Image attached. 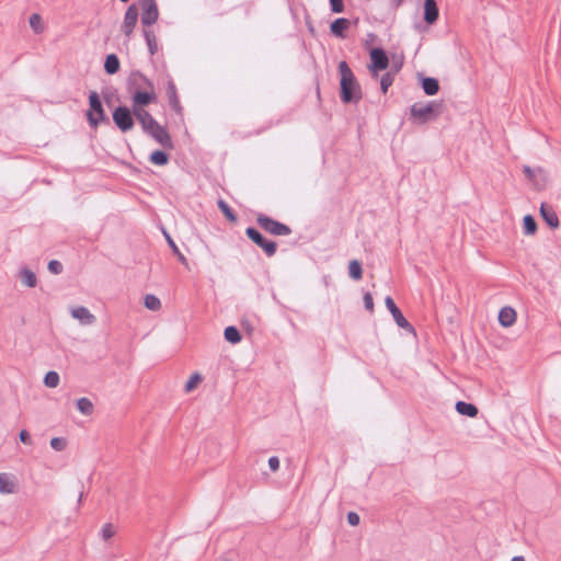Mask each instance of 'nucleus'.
<instances>
[{
    "label": "nucleus",
    "mask_w": 561,
    "mask_h": 561,
    "mask_svg": "<svg viewBox=\"0 0 561 561\" xmlns=\"http://www.w3.org/2000/svg\"><path fill=\"white\" fill-rule=\"evenodd\" d=\"M268 467L273 472H276L279 469V459L277 456L270 457Z\"/></svg>",
    "instance_id": "a18cd8bd"
},
{
    "label": "nucleus",
    "mask_w": 561,
    "mask_h": 561,
    "mask_svg": "<svg viewBox=\"0 0 561 561\" xmlns=\"http://www.w3.org/2000/svg\"><path fill=\"white\" fill-rule=\"evenodd\" d=\"M370 64L368 65L369 72L374 78L378 77V72L386 70L389 66V58L387 53L381 47H375L369 51Z\"/></svg>",
    "instance_id": "9d476101"
},
{
    "label": "nucleus",
    "mask_w": 561,
    "mask_h": 561,
    "mask_svg": "<svg viewBox=\"0 0 561 561\" xmlns=\"http://www.w3.org/2000/svg\"><path fill=\"white\" fill-rule=\"evenodd\" d=\"M89 110L87 111V121L91 128H96L101 123L110 124V118L106 116L102 105L101 98L96 91H90Z\"/></svg>",
    "instance_id": "20e7f679"
},
{
    "label": "nucleus",
    "mask_w": 561,
    "mask_h": 561,
    "mask_svg": "<svg viewBox=\"0 0 561 561\" xmlns=\"http://www.w3.org/2000/svg\"><path fill=\"white\" fill-rule=\"evenodd\" d=\"M36 23H37V33H39V32H42L43 26H42V22H41V16L38 14H37Z\"/></svg>",
    "instance_id": "8fccbe9b"
},
{
    "label": "nucleus",
    "mask_w": 561,
    "mask_h": 561,
    "mask_svg": "<svg viewBox=\"0 0 561 561\" xmlns=\"http://www.w3.org/2000/svg\"><path fill=\"white\" fill-rule=\"evenodd\" d=\"M330 9L333 13H342L344 11L343 0H329Z\"/></svg>",
    "instance_id": "ea45409f"
},
{
    "label": "nucleus",
    "mask_w": 561,
    "mask_h": 561,
    "mask_svg": "<svg viewBox=\"0 0 561 561\" xmlns=\"http://www.w3.org/2000/svg\"><path fill=\"white\" fill-rule=\"evenodd\" d=\"M346 518L351 526H357L360 522L359 515L356 512H348Z\"/></svg>",
    "instance_id": "37998d69"
},
{
    "label": "nucleus",
    "mask_w": 561,
    "mask_h": 561,
    "mask_svg": "<svg viewBox=\"0 0 561 561\" xmlns=\"http://www.w3.org/2000/svg\"><path fill=\"white\" fill-rule=\"evenodd\" d=\"M50 447L56 451H62L67 447V439L65 437H54L50 439Z\"/></svg>",
    "instance_id": "c9c22d12"
},
{
    "label": "nucleus",
    "mask_w": 561,
    "mask_h": 561,
    "mask_svg": "<svg viewBox=\"0 0 561 561\" xmlns=\"http://www.w3.org/2000/svg\"><path fill=\"white\" fill-rule=\"evenodd\" d=\"M35 23H36V20H35V12L31 13L30 16H28V24L31 26V28L33 31H35Z\"/></svg>",
    "instance_id": "de8ad7c7"
},
{
    "label": "nucleus",
    "mask_w": 561,
    "mask_h": 561,
    "mask_svg": "<svg viewBox=\"0 0 561 561\" xmlns=\"http://www.w3.org/2000/svg\"><path fill=\"white\" fill-rule=\"evenodd\" d=\"M511 561H525V558L523 556H515Z\"/></svg>",
    "instance_id": "3c124183"
},
{
    "label": "nucleus",
    "mask_w": 561,
    "mask_h": 561,
    "mask_svg": "<svg viewBox=\"0 0 561 561\" xmlns=\"http://www.w3.org/2000/svg\"><path fill=\"white\" fill-rule=\"evenodd\" d=\"M59 383V375L55 370L48 371L44 377V385L48 388H55Z\"/></svg>",
    "instance_id": "f704fd0d"
},
{
    "label": "nucleus",
    "mask_w": 561,
    "mask_h": 561,
    "mask_svg": "<svg viewBox=\"0 0 561 561\" xmlns=\"http://www.w3.org/2000/svg\"><path fill=\"white\" fill-rule=\"evenodd\" d=\"M169 159V154L163 150H154L149 156V161L156 165H165Z\"/></svg>",
    "instance_id": "a878e982"
},
{
    "label": "nucleus",
    "mask_w": 561,
    "mask_h": 561,
    "mask_svg": "<svg viewBox=\"0 0 561 561\" xmlns=\"http://www.w3.org/2000/svg\"><path fill=\"white\" fill-rule=\"evenodd\" d=\"M19 438L23 444L31 443V434L26 430H22L19 434Z\"/></svg>",
    "instance_id": "49530a36"
},
{
    "label": "nucleus",
    "mask_w": 561,
    "mask_h": 561,
    "mask_svg": "<svg viewBox=\"0 0 561 561\" xmlns=\"http://www.w3.org/2000/svg\"><path fill=\"white\" fill-rule=\"evenodd\" d=\"M82 497H83V492H80V494H79V499H78V502H79V503L82 501Z\"/></svg>",
    "instance_id": "603ef678"
},
{
    "label": "nucleus",
    "mask_w": 561,
    "mask_h": 561,
    "mask_svg": "<svg viewBox=\"0 0 561 561\" xmlns=\"http://www.w3.org/2000/svg\"><path fill=\"white\" fill-rule=\"evenodd\" d=\"M217 206L220 209V211L225 215L227 220H229L230 222H237L238 216L236 215V213L232 210V208L228 205V203L226 201H224L221 198L218 199Z\"/></svg>",
    "instance_id": "bb28decb"
},
{
    "label": "nucleus",
    "mask_w": 561,
    "mask_h": 561,
    "mask_svg": "<svg viewBox=\"0 0 561 561\" xmlns=\"http://www.w3.org/2000/svg\"><path fill=\"white\" fill-rule=\"evenodd\" d=\"M403 1H404V0H390V2H391V7H392L394 10H397L399 7H401V5H402Z\"/></svg>",
    "instance_id": "09e8293b"
},
{
    "label": "nucleus",
    "mask_w": 561,
    "mask_h": 561,
    "mask_svg": "<svg viewBox=\"0 0 561 561\" xmlns=\"http://www.w3.org/2000/svg\"><path fill=\"white\" fill-rule=\"evenodd\" d=\"M202 380V376L197 373L193 374L190 379L187 380V382L185 383V391L186 392H190L192 391L198 382H201Z\"/></svg>",
    "instance_id": "4c0bfd02"
},
{
    "label": "nucleus",
    "mask_w": 561,
    "mask_h": 561,
    "mask_svg": "<svg viewBox=\"0 0 561 561\" xmlns=\"http://www.w3.org/2000/svg\"><path fill=\"white\" fill-rule=\"evenodd\" d=\"M102 96H103V100L105 102V104L111 107L112 104H113V98H114V92L112 90H103L102 91Z\"/></svg>",
    "instance_id": "79ce46f5"
},
{
    "label": "nucleus",
    "mask_w": 561,
    "mask_h": 561,
    "mask_svg": "<svg viewBox=\"0 0 561 561\" xmlns=\"http://www.w3.org/2000/svg\"><path fill=\"white\" fill-rule=\"evenodd\" d=\"M142 34L148 46L149 54L153 56L158 51L157 37L150 28H144Z\"/></svg>",
    "instance_id": "b1692460"
},
{
    "label": "nucleus",
    "mask_w": 561,
    "mask_h": 561,
    "mask_svg": "<svg viewBox=\"0 0 561 561\" xmlns=\"http://www.w3.org/2000/svg\"><path fill=\"white\" fill-rule=\"evenodd\" d=\"M421 87L424 93L428 96L436 95L439 91V82L433 77H423L421 80Z\"/></svg>",
    "instance_id": "6ab92c4d"
},
{
    "label": "nucleus",
    "mask_w": 561,
    "mask_h": 561,
    "mask_svg": "<svg viewBox=\"0 0 561 561\" xmlns=\"http://www.w3.org/2000/svg\"><path fill=\"white\" fill-rule=\"evenodd\" d=\"M77 409L84 415H90L93 412V403L88 398H80L77 400Z\"/></svg>",
    "instance_id": "473e14b6"
},
{
    "label": "nucleus",
    "mask_w": 561,
    "mask_h": 561,
    "mask_svg": "<svg viewBox=\"0 0 561 561\" xmlns=\"http://www.w3.org/2000/svg\"><path fill=\"white\" fill-rule=\"evenodd\" d=\"M350 24L351 23L348 19L337 18L331 23L330 31L334 36L345 38V32L350 27Z\"/></svg>",
    "instance_id": "a211bd4d"
},
{
    "label": "nucleus",
    "mask_w": 561,
    "mask_h": 561,
    "mask_svg": "<svg viewBox=\"0 0 561 561\" xmlns=\"http://www.w3.org/2000/svg\"><path fill=\"white\" fill-rule=\"evenodd\" d=\"M153 87L152 80L147 78L140 70H133L126 79V91L129 95L135 93V91H144Z\"/></svg>",
    "instance_id": "1a4fd4ad"
},
{
    "label": "nucleus",
    "mask_w": 561,
    "mask_h": 561,
    "mask_svg": "<svg viewBox=\"0 0 561 561\" xmlns=\"http://www.w3.org/2000/svg\"><path fill=\"white\" fill-rule=\"evenodd\" d=\"M385 305H386L387 309L390 311V313L392 314L393 320L399 328L404 329L405 331L415 334L414 327L405 319V317L403 316V313L401 312V310L398 308L394 300L390 296L386 297Z\"/></svg>",
    "instance_id": "f8f14e48"
},
{
    "label": "nucleus",
    "mask_w": 561,
    "mask_h": 561,
    "mask_svg": "<svg viewBox=\"0 0 561 561\" xmlns=\"http://www.w3.org/2000/svg\"><path fill=\"white\" fill-rule=\"evenodd\" d=\"M115 535L114 526L111 523L103 525L101 529V537L103 540H108Z\"/></svg>",
    "instance_id": "e433bc0d"
},
{
    "label": "nucleus",
    "mask_w": 561,
    "mask_h": 561,
    "mask_svg": "<svg viewBox=\"0 0 561 561\" xmlns=\"http://www.w3.org/2000/svg\"><path fill=\"white\" fill-rule=\"evenodd\" d=\"M134 117L133 107L129 108L126 105H118L112 113L113 123L122 133H127L134 128Z\"/></svg>",
    "instance_id": "39448f33"
},
{
    "label": "nucleus",
    "mask_w": 561,
    "mask_h": 561,
    "mask_svg": "<svg viewBox=\"0 0 561 561\" xmlns=\"http://www.w3.org/2000/svg\"><path fill=\"white\" fill-rule=\"evenodd\" d=\"M245 236L253 243L260 247L268 257L275 255L277 251V243L273 240L266 239L256 228L248 227L245 229Z\"/></svg>",
    "instance_id": "6e6552de"
},
{
    "label": "nucleus",
    "mask_w": 561,
    "mask_h": 561,
    "mask_svg": "<svg viewBox=\"0 0 561 561\" xmlns=\"http://www.w3.org/2000/svg\"><path fill=\"white\" fill-rule=\"evenodd\" d=\"M71 316L83 324H91L95 319L89 309L82 306L73 308L71 310Z\"/></svg>",
    "instance_id": "aec40b11"
},
{
    "label": "nucleus",
    "mask_w": 561,
    "mask_h": 561,
    "mask_svg": "<svg viewBox=\"0 0 561 561\" xmlns=\"http://www.w3.org/2000/svg\"><path fill=\"white\" fill-rule=\"evenodd\" d=\"M138 8L135 3L130 4L124 15L123 24L121 26L122 32L124 33L127 39H130L134 28L138 21Z\"/></svg>",
    "instance_id": "ddd939ff"
},
{
    "label": "nucleus",
    "mask_w": 561,
    "mask_h": 561,
    "mask_svg": "<svg viewBox=\"0 0 561 561\" xmlns=\"http://www.w3.org/2000/svg\"><path fill=\"white\" fill-rule=\"evenodd\" d=\"M47 267H48V271L55 275L62 273V270H64L61 262H59L58 260H50L48 262Z\"/></svg>",
    "instance_id": "58836bf2"
},
{
    "label": "nucleus",
    "mask_w": 561,
    "mask_h": 561,
    "mask_svg": "<svg viewBox=\"0 0 561 561\" xmlns=\"http://www.w3.org/2000/svg\"><path fill=\"white\" fill-rule=\"evenodd\" d=\"M540 216L548 227L557 229L560 226V221L553 207L542 203L540 206Z\"/></svg>",
    "instance_id": "2eb2a0df"
},
{
    "label": "nucleus",
    "mask_w": 561,
    "mask_h": 561,
    "mask_svg": "<svg viewBox=\"0 0 561 561\" xmlns=\"http://www.w3.org/2000/svg\"><path fill=\"white\" fill-rule=\"evenodd\" d=\"M523 172H524V174H525L527 180H529L531 182L535 180V178H536V170L535 169L530 168L529 165H524L523 167Z\"/></svg>",
    "instance_id": "c03bdc74"
},
{
    "label": "nucleus",
    "mask_w": 561,
    "mask_h": 561,
    "mask_svg": "<svg viewBox=\"0 0 561 561\" xmlns=\"http://www.w3.org/2000/svg\"><path fill=\"white\" fill-rule=\"evenodd\" d=\"M340 99L344 104H357L363 98L362 87L345 60L339 62Z\"/></svg>",
    "instance_id": "f257e3e1"
},
{
    "label": "nucleus",
    "mask_w": 561,
    "mask_h": 561,
    "mask_svg": "<svg viewBox=\"0 0 561 561\" xmlns=\"http://www.w3.org/2000/svg\"><path fill=\"white\" fill-rule=\"evenodd\" d=\"M164 236H165V240L168 242V245L170 247V249L172 250V253L176 256V259L179 260V262L181 264H183L187 270H190V266H188V261L187 259L185 257V255L180 251L179 247L176 245V243L174 242V240L172 239V237L167 232V231H163Z\"/></svg>",
    "instance_id": "5701e85b"
},
{
    "label": "nucleus",
    "mask_w": 561,
    "mask_h": 561,
    "mask_svg": "<svg viewBox=\"0 0 561 561\" xmlns=\"http://www.w3.org/2000/svg\"><path fill=\"white\" fill-rule=\"evenodd\" d=\"M141 7V24L149 28L159 19V10L156 0H139Z\"/></svg>",
    "instance_id": "9b49d317"
},
{
    "label": "nucleus",
    "mask_w": 561,
    "mask_h": 561,
    "mask_svg": "<svg viewBox=\"0 0 561 561\" xmlns=\"http://www.w3.org/2000/svg\"><path fill=\"white\" fill-rule=\"evenodd\" d=\"M443 103L430 101L427 103L416 102L411 105V118L419 124H426L435 121L442 114Z\"/></svg>",
    "instance_id": "7ed1b4c3"
},
{
    "label": "nucleus",
    "mask_w": 561,
    "mask_h": 561,
    "mask_svg": "<svg viewBox=\"0 0 561 561\" xmlns=\"http://www.w3.org/2000/svg\"><path fill=\"white\" fill-rule=\"evenodd\" d=\"M14 492V483L7 473H0V493L10 494Z\"/></svg>",
    "instance_id": "c756f323"
},
{
    "label": "nucleus",
    "mask_w": 561,
    "mask_h": 561,
    "mask_svg": "<svg viewBox=\"0 0 561 561\" xmlns=\"http://www.w3.org/2000/svg\"><path fill=\"white\" fill-rule=\"evenodd\" d=\"M20 278L23 284H25L27 287H35V272L27 267H23L20 271Z\"/></svg>",
    "instance_id": "7c9ffc66"
},
{
    "label": "nucleus",
    "mask_w": 561,
    "mask_h": 561,
    "mask_svg": "<svg viewBox=\"0 0 561 561\" xmlns=\"http://www.w3.org/2000/svg\"><path fill=\"white\" fill-rule=\"evenodd\" d=\"M225 340L231 344H237L241 341L242 335L238 328L229 325L224 331Z\"/></svg>",
    "instance_id": "393cba45"
},
{
    "label": "nucleus",
    "mask_w": 561,
    "mask_h": 561,
    "mask_svg": "<svg viewBox=\"0 0 561 561\" xmlns=\"http://www.w3.org/2000/svg\"><path fill=\"white\" fill-rule=\"evenodd\" d=\"M348 275L354 280H359L363 277V267L358 260H352L348 263Z\"/></svg>",
    "instance_id": "c85d7f7f"
},
{
    "label": "nucleus",
    "mask_w": 561,
    "mask_h": 561,
    "mask_svg": "<svg viewBox=\"0 0 561 561\" xmlns=\"http://www.w3.org/2000/svg\"><path fill=\"white\" fill-rule=\"evenodd\" d=\"M256 222L263 230L273 236H289L291 233L289 226L277 221L265 214H259L256 216Z\"/></svg>",
    "instance_id": "423d86ee"
},
{
    "label": "nucleus",
    "mask_w": 561,
    "mask_h": 561,
    "mask_svg": "<svg viewBox=\"0 0 561 561\" xmlns=\"http://www.w3.org/2000/svg\"><path fill=\"white\" fill-rule=\"evenodd\" d=\"M538 229L537 221L531 215H526L523 218V231L526 236L536 233Z\"/></svg>",
    "instance_id": "cd10ccee"
},
{
    "label": "nucleus",
    "mask_w": 561,
    "mask_h": 561,
    "mask_svg": "<svg viewBox=\"0 0 561 561\" xmlns=\"http://www.w3.org/2000/svg\"><path fill=\"white\" fill-rule=\"evenodd\" d=\"M144 305L147 309L151 311H157L161 308L160 299L152 294H148L145 296Z\"/></svg>",
    "instance_id": "2f4dec72"
},
{
    "label": "nucleus",
    "mask_w": 561,
    "mask_h": 561,
    "mask_svg": "<svg viewBox=\"0 0 561 561\" xmlns=\"http://www.w3.org/2000/svg\"><path fill=\"white\" fill-rule=\"evenodd\" d=\"M167 96L170 107L179 115L181 118L184 116V110L181 105L176 85L171 77H169L167 81Z\"/></svg>",
    "instance_id": "4468645a"
},
{
    "label": "nucleus",
    "mask_w": 561,
    "mask_h": 561,
    "mask_svg": "<svg viewBox=\"0 0 561 561\" xmlns=\"http://www.w3.org/2000/svg\"><path fill=\"white\" fill-rule=\"evenodd\" d=\"M424 13L423 19L428 25H433L437 22L439 16V9L436 0H424Z\"/></svg>",
    "instance_id": "dca6fc26"
},
{
    "label": "nucleus",
    "mask_w": 561,
    "mask_h": 561,
    "mask_svg": "<svg viewBox=\"0 0 561 561\" xmlns=\"http://www.w3.org/2000/svg\"><path fill=\"white\" fill-rule=\"evenodd\" d=\"M363 300H364L365 308L369 312H373L374 311V299H373L371 294L370 293H365L364 297H363Z\"/></svg>",
    "instance_id": "a19ab883"
},
{
    "label": "nucleus",
    "mask_w": 561,
    "mask_h": 561,
    "mask_svg": "<svg viewBox=\"0 0 561 561\" xmlns=\"http://www.w3.org/2000/svg\"><path fill=\"white\" fill-rule=\"evenodd\" d=\"M456 411L460 415L469 416V417H476L479 413L478 408L473 403L465 402V401H457L456 402Z\"/></svg>",
    "instance_id": "412c9836"
},
{
    "label": "nucleus",
    "mask_w": 561,
    "mask_h": 561,
    "mask_svg": "<svg viewBox=\"0 0 561 561\" xmlns=\"http://www.w3.org/2000/svg\"><path fill=\"white\" fill-rule=\"evenodd\" d=\"M400 65L399 64H396V71H398L400 69Z\"/></svg>",
    "instance_id": "864d4df0"
},
{
    "label": "nucleus",
    "mask_w": 561,
    "mask_h": 561,
    "mask_svg": "<svg viewBox=\"0 0 561 561\" xmlns=\"http://www.w3.org/2000/svg\"><path fill=\"white\" fill-rule=\"evenodd\" d=\"M135 118L141 125L144 133L153 138L164 149H173L174 145L167 128L161 126L149 112L136 113Z\"/></svg>",
    "instance_id": "f03ea898"
},
{
    "label": "nucleus",
    "mask_w": 561,
    "mask_h": 561,
    "mask_svg": "<svg viewBox=\"0 0 561 561\" xmlns=\"http://www.w3.org/2000/svg\"><path fill=\"white\" fill-rule=\"evenodd\" d=\"M130 99L133 103V113L136 116V113L147 112L145 107L151 103H156L158 96L153 87L144 91H135V93L130 94Z\"/></svg>",
    "instance_id": "0eeeda50"
},
{
    "label": "nucleus",
    "mask_w": 561,
    "mask_h": 561,
    "mask_svg": "<svg viewBox=\"0 0 561 561\" xmlns=\"http://www.w3.org/2000/svg\"><path fill=\"white\" fill-rule=\"evenodd\" d=\"M400 65L399 64H396V71H398L400 69Z\"/></svg>",
    "instance_id": "5fc2aeb1"
},
{
    "label": "nucleus",
    "mask_w": 561,
    "mask_h": 561,
    "mask_svg": "<svg viewBox=\"0 0 561 561\" xmlns=\"http://www.w3.org/2000/svg\"><path fill=\"white\" fill-rule=\"evenodd\" d=\"M394 75L392 72H386L380 78V89L383 94L388 92L389 87L392 85Z\"/></svg>",
    "instance_id": "72a5a7b5"
},
{
    "label": "nucleus",
    "mask_w": 561,
    "mask_h": 561,
    "mask_svg": "<svg viewBox=\"0 0 561 561\" xmlns=\"http://www.w3.org/2000/svg\"><path fill=\"white\" fill-rule=\"evenodd\" d=\"M516 321V311L512 307H503L499 312V323L504 328L512 327Z\"/></svg>",
    "instance_id": "f3484780"
},
{
    "label": "nucleus",
    "mask_w": 561,
    "mask_h": 561,
    "mask_svg": "<svg viewBox=\"0 0 561 561\" xmlns=\"http://www.w3.org/2000/svg\"><path fill=\"white\" fill-rule=\"evenodd\" d=\"M121 61L116 54H108L105 57L104 70L107 75H115L119 71Z\"/></svg>",
    "instance_id": "4be33fe9"
}]
</instances>
